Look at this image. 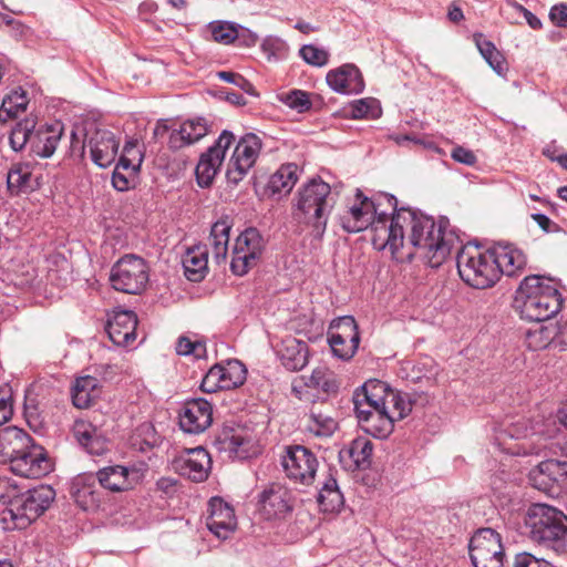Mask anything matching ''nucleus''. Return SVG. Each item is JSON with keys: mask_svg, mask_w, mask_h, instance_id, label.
I'll use <instances>...</instances> for the list:
<instances>
[{"mask_svg": "<svg viewBox=\"0 0 567 567\" xmlns=\"http://www.w3.org/2000/svg\"><path fill=\"white\" fill-rule=\"evenodd\" d=\"M378 225L374 248L389 249L398 261L417 257L430 267L436 268L445 261L456 241L446 218L436 221L410 207H396L389 225Z\"/></svg>", "mask_w": 567, "mask_h": 567, "instance_id": "nucleus-1", "label": "nucleus"}, {"mask_svg": "<svg viewBox=\"0 0 567 567\" xmlns=\"http://www.w3.org/2000/svg\"><path fill=\"white\" fill-rule=\"evenodd\" d=\"M354 413L361 429L377 439H386L394 422L412 410L406 393L398 392L380 380H369L353 393Z\"/></svg>", "mask_w": 567, "mask_h": 567, "instance_id": "nucleus-2", "label": "nucleus"}, {"mask_svg": "<svg viewBox=\"0 0 567 567\" xmlns=\"http://www.w3.org/2000/svg\"><path fill=\"white\" fill-rule=\"evenodd\" d=\"M331 187L322 179L312 178L296 193L291 204V218L299 233L308 229L313 240L321 241L334 207Z\"/></svg>", "mask_w": 567, "mask_h": 567, "instance_id": "nucleus-3", "label": "nucleus"}, {"mask_svg": "<svg viewBox=\"0 0 567 567\" xmlns=\"http://www.w3.org/2000/svg\"><path fill=\"white\" fill-rule=\"evenodd\" d=\"M0 462H9L14 474L27 478H39L51 470L44 449L17 426L0 431Z\"/></svg>", "mask_w": 567, "mask_h": 567, "instance_id": "nucleus-4", "label": "nucleus"}, {"mask_svg": "<svg viewBox=\"0 0 567 567\" xmlns=\"http://www.w3.org/2000/svg\"><path fill=\"white\" fill-rule=\"evenodd\" d=\"M514 302L523 319L540 322L550 319L560 310L563 297L557 281L545 276L530 275L519 284Z\"/></svg>", "mask_w": 567, "mask_h": 567, "instance_id": "nucleus-5", "label": "nucleus"}, {"mask_svg": "<svg viewBox=\"0 0 567 567\" xmlns=\"http://www.w3.org/2000/svg\"><path fill=\"white\" fill-rule=\"evenodd\" d=\"M524 534L558 554L567 553V516L547 504H533L524 519Z\"/></svg>", "mask_w": 567, "mask_h": 567, "instance_id": "nucleus-6", "label": "nucleus"}, {"mask_svg": "<svg viewBox=\"0 0 567 567\" xmlns=\"http://www.w3.org/2000/svg\"><path fill=\"white\" fill-rule=\"evenodd\" d=\"M358 203L353 204L340 218L342 228L348 233H360L371 227L372 245L377 239V226L380 224H390L392 214L395 213L398 199L391 194H379L373 198H369L357 190Z\"/></svg>", "mask_w": 567, "mask_h": 567, "instance_id": "nucleus-7", "label": "nucleus"}, {"mask_svg": "<svg viewBox=\"0 0 567 567\" xmlns=\"http://www.w3.org/2000/svg\"><path fill=\"white\" fill-rule=\"evenodd\" d=\"M55 498V491L49 485H39L19 493L11 507L0 511V524L4 530L24 529L40 517Z\"/></svg>", "mask_w": 567, "mask_h": 567, "instance_id": "nucleus-8", "label": "nucleus"}, {"mask_svg": "<svg viewBox=\"0 0 567 567\" xmlns=\"http://www.w3.org/2000/svg\"><path fill=\"white\" fill-rule=\"evenodd\" d=\"M456 266L461 279L475 289L491 288L499 279V269L495 265L492 249L464 246L457 252Z\"/></svg>", "mask_w": 567, "mask_h": 567, "instance_id": "nucleus-9", "label": "nucleus"}, {"mask_svg": "<svg viewBox=\"0 0 567 567\" xmlns=\"http://www.w3.org/2000/svg\"><path fill=\"white\" fill-rule=\"evenodd\" d=\"M110 282L117 291L137 295L148 282L147 264L138 256L125 255L112 266Z\"/></svg>", "mask_w": 567, "mask_h": 567, "instance_id": "nucleus-10", "label": "nucleus"}, {"mask_svg": "<svg viewBox=\"0 0 567 567\" xmlns=\"http://www.w3.org/2000/svg\"><path fill=\"white\" fill-rule=\"evenodd\" d=\"M286 476L296 484L309 486L313 483L319 462L317 456L303 445H289L281 456Z\"/></svg>", "mask_w": 567, "mask_h": 567, "instance_id": "nucleus-11", "label": "nucleus"}, {"mask_svg": "<svg viewBox=\"0 0 567 567\" xmlns=\"http://www.w3.org/2000/svg\"><path fill=\"white\" fill-rule=\"evenodd\" d=\"M265 249V241L259 230L247 228L236 238L231 254L230 269L236 276L246 275L254 268Z\"/></svg>", "mask_w": 567, "mask_h": 567, "instance_id": "nucleus-12", "label": "nucleus"}, {"mask_svg": "<svg viewBox=\"0 0 567 567\" xmlns=\"http://www.w3.org/2000/svg\"><path fill=\"white\" fill-rule=\"evenodd\" d=\"M470 556L474 567H502L505 554L499 534L492 528L477 530L470 542Z\"/></svg>", "mask_w": 567, "mask_h": 567, "instance_id": "nucleus-13", "label": "nucleus"}, {"mask_svg": "<svg viewBox=\"0 0 567 567\" xmlns=\"http://www.w3.org/2000/svg\"><path fill=\"white\" fill-rule=\"evenodd\" d=\"M262 147L261 138L247 133L237 142L227 164L226 177L229 183L238 184L255 165Z\"/></svg>", "mask_w": 567, "mask_h": 567, "instance_id": "nucleus-14", "label": "nucleus"}, {"mask_svg": "<svg viewBox=\"0 0 567 567\" xmlns=\"http://www.w3.org/2000/svg\"><path fill=\"white\" fill-rule=\"evenodd\" d=\"M235 142L230 131H223L217 141L199 157L195 168L196 179L200 187H209L220 169L227 150Z\"/></svg>", "mask_w": 567, "mask_h": 567, "instance_id": "nucleus-15", "label": "nucleus"}, {"mask_svg": "<svg viewBox=\"0 0 567 567\" xmlns=\"http://www.w3.org/2000/svg\"><path fill=\"white\" fill-rule=\"evenodd\" d=\"M95 476L101 487L120 493L133 489L142 481L143 473L135 465L114 464L100 468Z\"/></svg>", "mask_w": 567, "mask_h": 567, "instance_id": "nucleus-16", "label": "nucleus"}, {"mask_svg": "<svg viewBox=\"0 0 567 567\" xmlns=\"http://www.w3.org/2000/svg\"><path fill=\"white\" fill-rule=\"evenodd\" d=\"M181 429L189 434L206 431L213 422V406L205 399H193L184 403L178 414Z\"/></svg>", "mask_w": 567, "mask_h": 567, "instance_id": "nucleus-17", "label": "nucleus"}, {"mask_svg": "<svg viewBox=\"0 0 567 567\" xmlns=\"http://www.w3.org/2000/svg\"><path fill=\"white\" fill-rule=\"evenodd\" d=\"M174 468L193 482H204L210 472L212 460L205 449L196 447L179 455L174 461Z\"/></svg>", "mask_w": 567, "mask_h": 567, "instance_id": "nucleus-18", "label": "nucleus"}, {"mask_svg": "<svg viewBox=\"0 0 567 567\" xmlns=\"http://www.w3.org/2000/svg\"><path fill=\"white\" fill-rule=\"evenodd\" d=\"M262 515L267 519L285 518L293 508L291 492L281 484L269 485L259 496Z\"/></svg>", "mask_w": 567, "mask_h": 567, "instance_id": "nucleus-19", "label": "nucleus"}, {"mask_svg": "<svg viewBox=\"0 0 567 567\" xmlns=\"http://www.w3.org/2000/svg\"><path fill=\"white\" fill-rule=\"evenodd\" d=\"M208 507L207 528L219 539L229 538L237 527L234 508L219 497H213Z\"/></svg>", "mask_w": 567, "mask_h": 567, "instance_id": "nucleus-20", "label": "nucleus"}, {"mask_svg": "<svg viewBox=\"0 0 567 567\" xmlns=\"http://www.w3.org/2000/svg\"><path fill=\"white\" fill-rule=\"evenodd\" d=\"M137 316L132 310H114L107 319L110 340L120 347H128L136 339Z\"/></svg>", "mask_w": 567, "mask_h": 567, "instance_id": "nucleus-21", "label": "nucleus"}, {"mask_svg": "<svg viewBox=\"0 0 567 567\" xmlns=\"http://www.w3.org/2000/svg\"><path fill=\"white\" fill-rule=\"evenodd\" d=\"M120 141L109 130H96L87 138V147L92 161L100 167H109L114 163Z\"/></svg>", "mask_w": 567, "mask_h": 567, "instance_id": "nucleus-22", "label": "nucleus"}, {"mask_svg": "<svg viewBox=\"0 0 567 567\" xmlns=\"http://www.w3.org/2000/svg\"><path fill=\"white\" fill-rule=\"evenodd\" d=\"M329 86L341 94H360L364 90V81L360 70L354 64H343L327 74Z\"/></svg>", "mask_w": 567, "mask_h": 567, "instance_id": "nucleus-23", "label": "nucleus"}, {"mask_svg": "<svg viewBox=\"0 0 567 567\" xmlns=\"http://www.w3.org/2000/svg\"><path fill=\"white\" fill-rule=\"evenodd\" d=\"M495 265L499 269V276L515 277L520 275L526 265V255L519 248L508 243H498L492 248Z\"/></svg>", "mask_w": 567, "mask_h": 567, "instance_id": "nucleus-24", "label": "nucleus"}, {"mask_svg": "<svg viewBox=\"0 0 567 567\" xmlns=\"http://www.w3.org/2000/svg\"><path fill=\"white\" fill-rule=\"evenodd\" d=\"M97 478L93 473L78 475L71 485V495L83 511H93L100 506L101 492Z\"/></svg>", "mask_w": 567, "mask_h": 567, "instance_id": "nucleus-25", "label": "nucleus"}, {"mask_svg": "<svg viewBox=\"0 0 567 567\" xmlns=\"http://www.w3.org/2000/svg\"><path fill=\"white\" fill-rule=\"evenodd\" d=\"M208 133L205 118L198 117L183 122L178 128L173 130L168 136V146L181 150L202 140Z\"/></svg>", "mask_w": 567, "mask_h": 567, "instance_id": "nucleus-26", "label": "nucleus"}, {"mask_svg": "<svg viewBox=\"0 0 567 567\" xmlns=\"http://www.w3.org/2000/svg\"><path fill=\"white\" fill-rule=\"evenodd\" d=\"M213 444L228 457L247 458L250 456L251 441L233 429H224L215 436Z\"/></svg>", "mask_w": 567, "mask_h": 567, "instance_id": "nucleus-27", "label": "nucleus"}, {"mask_svg": "<svg viewBox=\"0 0 567 567\" xmlns=\"http://www.w3.org/2000/svg\"><path fill=\"white\" fill-rule=\"evenodd\" d=\"M282 364L291 371H299L308 363V344L293 337H287L282 340L281 348L278 350Z\"/></svg>", "mask_w": 567, "mask_h": 567, "instance_id": "nucleus-28", "label": "nucleus"}, {"mask_svg": "<svg viewBox=\"0 0 567 567\" xmlns=\"http://www.w3.org/2000/svg\"><path fill=\"white\" fill-rule=\"evenodd\" d=\"M184 274L190 281L198 282L208 272V249L206 245H196L186 250L182 259Z\"/></svg>", "mask_w": 567, "mask_h": 567, "instance_id": "nucleus-29", "label": "nucleus"}, {"mask_svg": "<svg viewBox=\"0 0 567 567\" xmlns=\"http://www.w3.org/2000/svg\"><path fill=\"white\" fill-rule=\"evenodd\" d=\"M318 504L323 512L333 513L341 509L344 498L337 483L332 470H329L317 497Z\"/></svg>", "mask_w": 567, "mask_h": 567, "instance_id": "nucleus-30", "label": "nucleus"}, {"mask_svg": "<svg viewBox=\"0 0 567 567\" xmlns=\"http://www.w3.org/2000/svg\"><path fill=\"white\" fill-rule=\"evenodd\" d=\"M301 380L303 381V386L293 384L292 392L299 400L303 401L311 400L307 389H317L329 393L337 388L334 381L329 378L327 369L321 367L316 368L310 377H302Z\"/></svg>", "mask_w": 567, "mask_h": 567, "instance_id": "nucleus-31", "label": "nucleus"}, {"mask_svg": "<svg viewBox=\"0 0 567 567\" xmlns=\"http://www.w3.org/2000/svg\"><path fill=\"white\" fill-rule=\"evenodd\" d=\"M100 395V382L92 375L76 378L72 386V401L79 409L89 408Z\"/></svg>", "mask_w": 567, "mask_h": 567, "instance_id": "nucleus-32", "label": "nucleus"}, {"mask_svg": "<svg viewBox=\"0 0 567 567\" xmlns=\"http://www.w3.org/2000/svg\"><path fill=\"white\" fill-rule=\"evenodd\" d=\"M73 434L76 441L90 454L101 455L105 450V442L101 439L96 427L90 422L79 420L73 425Z\"/></svg>", "mask_w": 567, "mask_h": 567, "instance_id": "nucleus-33", "label": "nucleus"}, {"mask_svg": "<svg viewBox=\"0 0 567 567\" xmlns=\"http://www.w3.org/2000/svg\"><path fill=\"white\" fill-rule=\"evenodd\" d=\"M338 430L337 420L319 408H311L307 415L306 431L318 437L331 436Z\"/></svg>", "mask_w": 567, "mask_h": 567, "instance_id": "nucleus-34", "label": "nucleus"}, {"mask_svg": "<svg viewBox=\"0 0 567 567\" xmlns=\"http://www.w3.org/2000/svg\"><path fill=\"white\" fill-rule=\"evenodd\" d=\"M231 226L227 219L217 220L210 229L209 245L217 264L226 260Z\"/></svg>", "mask_w": 567, "mask_h": 567, "instance_id": "nucleus-35", "label": "nucleus"}, {"mask_svg": "<svg viewBox=\"0 0 567 567\" xmlns=\"http://www.w3.org/2000/svg\"><path fill=\"white\" fill-rule=\"evenodd\" d=\"M298 166L296 164H286L280 166L269 179L268 188L274 194H288L298 181Z\"/></svg>", "mask_w": 567, "mask_h": 567, "instance_id": "nucleus-36", "label": "nucleus"}, {"mask_svg": "<svg viewBox=\"0 0 567 567\" xmlns=\"http://www.w3.org/2000/svg\"><path fill=\"white\" fill-rule=\"evenodd\" d=\"M525 342L528 349L533 351L546 349L550 344L556 347V327L538 324L528 329L525 334Z\"/></svg>", "mask_w": 567, "mask_h": 567, "instance_id": "nucleus-37", "label": "nucleus"}, {"mask_svg": "<svg viewBox=\"0 0 567 567\" xmlns=\"http://www.w3.org/2000/svg\"><path fill=\"white\" fill-rule=\"evenodd\" d=\"M328 338L336 339L337 344L342 339L360 342L358 326L353 317L343 316L332 320L328 329Z\"/></svg>", "mask_w": 567, "mask_h": 567, "instance_id": "nucleus-38", "label": "nucleus"}, {"mask_svg": "<svg viewBox=\"0 0 567 567\" xmlns=\"http://www.w3.org/2000/svg\"><path fill=\"white\" fill-rule=\"evenodd\" d=\"M60 141V132L55 130L37 131L31 140V151L43 158L53 155Z\"/></svg>", "mask_w": 567, "mask_h": 567, "instance_id": "nucleus-39", "label": "nucleus"}, {"mask_svg": "<svg viewBox=\"0 0 567 567\" xmlns=\"http://www.w3.org/2000/svg\"><path fill=\"white\" fill-rule=\"evenodd\" d=\"M474 39L484 60L497 74H502L505 71V60L503 54L496 49L493 42L486 40L482 34H475Z\"/></svg>", "mask_w": 567, "mask_h": 567, "instance_id": "nucleus-40", "label": "nucleus"}, {"mask_svg": "<svg viewBox=\"0 0 567 567\" xmlns=\"http://www.w3.org/2000/svg\"><path fill=\"white\" fill-rule=\"evenodd\" d=\"M28 102L27 94L23 91H14L12 94L8 95L3 99L0 106V122L4 123L24 112Z\"/></svg>", "mask_w": 567, "mask_h": 567, "instance_id": "nucleus-41", "label": "nucleus"}, {"mask_svg": "<svg viewBox=\"0 0 567 567\" xmlns=\"http://www.w3.org/2000/svg\"><path fill=\"white\" fill-rule=\"evenodd\" d=\"M138 169L126 159L118 161L112 175L113 186L120 192L130 189L135 184Z\"/></svg>", "mask_w": 567, "mask_h": 567, "instance_id": "nucleus-42", "label": "nucleus"}, {"mask_svg": "<svg viewBox=\"0 0 567 567\" xmlns=\"http://www.w3.org/2000/svg\"><path fill=\"white\" fill-rule=\"evenodd\" d=\"M548 477V481L557 484H565L567 481V462L547 460L536 467L535 478Z\"/></svg>", "mask_w": 567, "mask_h": 567, "instance_id": "nucleus-43", "label": "nucleus"}, {"mask_svg": "<svg viewBox=\"0 0 567 567\" xmlns=\"http://www.w3.org/2000/svg\"><path fill=\"white\" fill-rule=\"evenodd\" d=\"M31 177V168L29 164H16L8 173L7 185L11 193H20L27 190Z\"/></svg>", "mask_w": 567, "mask_h": 567, "instance_id": "nucleus-44", "label": "nucleus"}, {"mask_svg": "<svg viewBox=\"0 0 567 567\" xmlns=\"http://www.w3.org/2000/svg\"><path fill=\"white\" fill-rule=\"evenodd\" d=\"M221 373L224 386L230 390L241 385L246 380L247 370L238 360H229L226 364H221Z\"/></svg>", "mask_w": 567, "mask_h": 567, "instance_id": "nucleus-45", "label": "nucleus"}, {"mask_svg": "<svg viewBox=\"0 0 567 567\" xmlns=\"http://www.w3.org/2000/svg\"><path fill=\"white\" fill-rule=\"evenodd\" d=\"M35 123L32 120H24L16 124L12 128L9 143L14 152L22 151L25 144L33 137Z\"/></svg>", "mask_w": 567, "mask_h": 567, "instance_id": "nucleus-46", "label": "nucleus"}, {"mask_svg": "<svg viewBox=\"0 0 567 567\" xmlns=\"http://www.w3.org/2000/svg\"><path fill=\"white\" fill-rule=\"evenodd\" d=\"M373 445L367 437H357L351 442L349 454L358 467H365L370 464Z\"/></svg>", "mask_w": 567, "mask_h": 567, "instance_id": "nucleus-47", "label": "nucleus"}, {"mask_svg": "<svg viewBox=\"0 0 567 567\" xmlns=\"http://www.w3.org/2000/svg\"><path fill=\"white\" fill-rule=\"evenodd\" d=\"M261 51L268 61H280L287 58L289 47L281 38L268 35L261 42Z\"/></svg>", "mask_w": 567, "mask_h": 567, "instance_id": "nucleus-48", "label": "nucleus"}, {"mask_svg": "<svg viewBox=\"0 0 567 567\" xmlns=\"http://www.w3.org/2000/svg\"><path fill=\"white\" fill-rule=\"evenodd\" d=\"M353 118H377L381 114V107L375 99H361L354 101L350 107Z\"/></svg>", "mask_w": 567, "mask_h": 567, "instance_id": "nucleus-49", "label": "nucleus"}, {"mask_svg": "<svg viewBox=\"0 0 567 567\" xmlns=\"http://www.w3.org/2000/svg\"><path fill=\"white\" fill-rule=\"evenodd\" d=\"M209 29H210L213 39L216 42H219L223 44H230L238 37L237 24L231 23V22H227V21L212 22L209 24Z\"/></svg>", "mask_w": 567, "mask_h": 567, "instance_id": "nucleus-50", "label": "nucleus"}, {"mask_svg": "<svg viewBox=\"0 0 567 567\" xmlns=\"http://www.w3.org/2000/svg\"><path fill=\"white\" fill-rule=\"evenodd\" d=\"M280 101L298 112L308 111L311 107L309 94L301 90H292L280 96Z\"/></svg>", "mask_w": 567, "mask_h": 567, "instance_id": "nucleus-51", "label": "nucleus"}, {"mask_svg": "<svg viewBox=\"0 0 567 567\" xmlns=\"http://www.w3.org/2000/svg\"><path fill=\"white\" fill-rule=\"evenodd\" d=\"M176 352L179 355H194L199 359L206 353V346L202 341L192 340L188 337H179L176 343Z\"/></svg>", "mask_w": 567, "mask_h": 567, "instance_id": "nucleus-52", "label": "nucleus"}, {"mask_svg": "<svg viewBox=\"0 0 567 567\" xmlns=\"http://www.w3.org/2000/svg\"><path fill=\"white\" fill-rule=\"evenodd\" d=\"M300 56L308 63L315 66H322L328 63L329 53L321 48L312 44L301 47Z\"/></svg>", "mask_w": 567, "mask_h": 567, "instance_id": "nucleus-53", "label": "nucleus"}, {"mask_svg": "<svg viewBox=\"0 0 567 567\" xmlns=\"http://www.w3.org/2000/svg\"><path fill=\"white\" fill-rule=\"evenodd\" d=\"M329 344L333 354L342 360L351 359L358 350L359 342L342 339L341 342L336 343V339L328 338Z\"/></svg>", "mask_w": 567, "mask_h": 567, "instance_id": "nucleus-54", "label": "nucleus"}, {"mask_svg": "<svg viewBox=\"0 0 567 567\" xmlns=\"http://www.w3.org/2000/svg\"><path fill=\"white\" fill-rule=\"evenodd\" d=\"M528 434V427L525 423L516 422L506 424L504 429L499 431L497 436L495 437L496 441H498V445L502 446L504 444L505 437L509 439H520L525 437Z\"/></svg>", "mask_w": 567, "mask_h": 567, "instance_id": "nucleus-55", "label": "nucleus"}, {"mask_svg": "<svg viewBox=\"0 0 567 567\" xmlns=\"http://www.w3.org/2000/svg\"><path fill=\"white\" fill-rule=\"evenodd\" d=\"M19 491L9 478L0 477V504L11 507L12 501L18 497Z\"/></svg>", "mask_w": 567, "mask_h": 567, "instance_id": "nucleus-56", "label": "nucleus"}, {"mask_svg": "<svg viewBox=\"0 0 567 567\" xmlns=\"http://www.w3.org/2000/svg\"><path fill=\"white\" fill-rule=\"evenodd\" d=\"M123 159H126L128 163H131L136 168L141 167L143 156H142L141 151L137 147L136 142L128 141L125 143V145L123 147V153L120 156L118 161H123Z\"/></svg>", "mask_w": 567, "mask_h": 567, "instance_id": "nucleus-57", "label": "nucleus"}, {"mask_svg": "<svg viewBox=\"0 0 567 567\" xmlns=\"http://www.w3.org/2000/svg\"><path fill=\"white\" fill-rule=\"evenodd\" d=\"M514 567H554L545 559H538L529 553H520L515 557Z\"/></svg>", "mask_w": 567, "mask_h": 567, "instance_id": "nucleus-58", "label": "nucleus"}, {"mask_svg": "<svg viewBox=\"0 0 567 567\" xmlns=\"http://www.w3.org/2000/svg\"><path fill=\"white\" fill-rule=\"evenodd\" d=\"M451 157L455 162L467 165V166H473L477 162V157L473 151L465 148L463 146H460V145L453 147V150L451 152Z\"/></svg>", "mask_w": 567, "mask_h": 567, "instance_id": "nucleus-59", "label": "nucleus"}, {"mask_svg": "<svg viewBox=\"0 0 567 567\" xmlns=\"http://www.w3.org/2000/svg\"><path fill=\"white\" fill-rule=\"evenodd\" d=\"M549 19L559 28H567V4H555L549 11Z\"/></svg>", "mask_w": 567, "mask_h": 567, "instance_id": "nucleus-60", "label": "nucleus"}, {"mask_svg": "<svg viewBox=\"0 0 567 567\" xmlns=\"http://www.w3.org/2000/svg\"><path fill=\"white\" fill-rule=\"evenodd\" d=\"M238 28V37L236 40L240 42V44L245 47H254L258 42V35L257 33L250 31L247 28H244L241 25H237Z\"/></svg>", "mask_w": 567, "mask_h": 567, "instance_id": "nucleus-61", "label": "nucleus"}, {"mask_svg": "<svg viewBox=\"0 0 567 567\" xmlns=\"http://www.w3.org/2000/svg\"><path fill=\"white\" fill-rule=\"evenodd\" d=\"M137 433L138 435H145L143 443L146 445V447H153L157 443L155 430L152 424L143 423L137 429Z\"/></svg>", "mask_w": 567, "mask_h": 567, "instance_id": "nucleus-62", "label": "nucleus"}, {"mask_svg": "<svg viewBox=\"0 0 567 567\" xmlns=\"http://www.w3.org/2000/svg\"><path fill=\"white\" fill-rule=\"evenodd\" d=\"M12 413V403L4 393L0 392V426L10 420Z\"/></svg>", "mask_w": 567, "mask_h": 567, "instance_id": "nucleus-63", "label": "nucleus"}, {"mask_svg": "<svg viewBox=\"0 0 567 567\" xmlns=\"http://www.w3.org/2000/svg\"><path fill=\"white\" fill-rule=\"evenodd\" d=\"M87 147V141H83L78 137L75 132L71 133V145L70 152L73 156L83 157L85 148Z\"/></svg>", "mask_w": 567, "mask_h": 567, "instance_id": "nucleus-64", "label": "nucleus"}]
</instances>
